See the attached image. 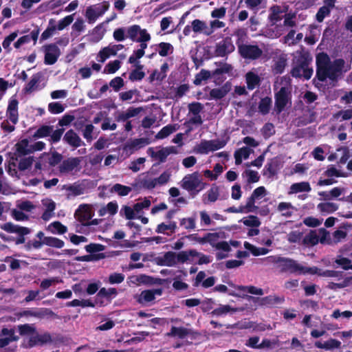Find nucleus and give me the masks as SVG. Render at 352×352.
<instances>
[{
	"mask_svg": "<svg viewBox=\"0 0 352 352\" xmlns=\"http://www.w3.org/2000/svg\"><path fill=\"white\" fill-rule=\"evenodd\" d=\"M162 293L163 289L162 288L144 290L141 292L138 302L141 304L152 302L155 299L156 295L161 296Z\"/></svg>",
	"mask_w": 352,
	"mask_h": 352,
	"instance_id": "nucleus-20",
	"label": "nucleus"
},
{
	"mask_svg": "<svg viewBox=\"0 0 352 352\" xmlns=\"http://www.w3.org/2000/svg\"><path fill=\"white\" fill-rule=\"evenodd\" d=\"M0 228L8 233L16 234V236H13L0 232V238L3 241L9 243L13 242L16 245L24 244V248L26 251L39 250L45 245L44 241L36 239L29 240L25 242V236L31 233V229L30 228L14 224L12 222H6L1 225Z\"/></svg>",
	"mask_w": 352,
	"mask_h": 352,
	"instance_id": "nucleus-1",
	"label": "nucleus"
},
{
	"mask_svg": "<svg viewBox=\"0 0 352 352\" xmlns=\"http://www.w3.org/2000/svg\"><path fill=\"white\" fill-rule=\"evenodd\" d=\"M182 182V188L189 192L192 197L202 190L206 185V184L201 182L200 175L197 171L186 175Z\"/></svg>",
	"mask_w": 352,
	"mask_h": 352,
	"instance_id": "nucleus-3",
	"label": "nucleus"
},
{
	"mask_svg": "<svg viewBox=\"0 0 352 352\" xmlns=\"http://www.w3.org/2000/svg\"><path fill=\"white\" fill-rule=\"evenodd\" d=\"M314 346L318 349H324L325 350H332L334 349H339L341 346V342L333 338H330L324 343L320 341H316Z\"/></svg>",
	"mask_w": 352,
	"mask_h": 352,
	"instance_id": "nucleus-24",
	"label": "nucleus"
},
{
	"mask_svg": "<svg viewBox=\"0 0 352 352\" xmlns=\"http://www.w3.org/2000/svg\"><path fill=\"white\" fill-rule=\"evenodd\" d=\"M131 278L134 279L131 280L133 283L143 284L146 285H152V280H153V276L143 274L132 276Z\"/></svg>",
	"mask_w": 352,
	"mask_h": 352,
	"instance_id": "nucleus-49",
	"label": "nucleus"
},
{
	"mask_svg": "<svg viewBox=\"0 0 352 352\" xmlns=\"http://www.w3.org/2000/svg\"><path fill=\"white\" fill-rule=\"evenodd\" d=\"M285 301V298L283 296H272L270 295L267 296H265L264 298H262L261 299V305L268 306V307H272L278 304H281Z\"/></svg>",
	"mask_w": 352,
	"mask_h": 352,
	"instance_id": "nucleus-27",
	"label": "nucleus"
},
{
	"mask_svg": "<svg viewBox=\"0 0 352 352\" xmlns=\"http://www.w3.org/2000/svg\"><path fill=\"white\" fill-rule=\"evenodd\" d=\"M189 330L186 328L180 327H177L173 326L170 329V332L167 333L168 336L171 337H178L181 339H183L189 335Z\"/></svg>",
	"mask_w": 352,
	"mask_h": 352,
	"instance_id": "nucleus-37",
	"label": "nucleus"
},
{
	"mask_svg": "<svg viewBox=\"0 0 352 352\" xmlns=\"http://www.w3.org/2000/svg\"><path fill=\"white\" fill-rule=\"evenodd\" d=\"M33 162H34V157H32V156L22 158L19 161V163L18 165V168L21 171H24L32 166Z\"/></svg>",
	"mask_w": 352,
	"mask_h": 352,
	"instance_id": "nucleus-60",
	"label": "nucleus"
},
{
	"mask_svg": "<svg viewBox=\"0 0 352 352\" xmlns=\"http://www.w3.org/2000/svg\"><path fill=\"white\" fill-rule=\"evenodd\" d=\"M272 98L266 96L261 99L258 103V110L263 115H266L270 112L272 106Z\"/></svg>",
	"mask_w": 352,
	"mask_h": 352,
	"instance_id": "nucleus-42",
	"label": "nucleus"
},
{
	"mask_svg": "<svg viewBox=\"0 0 352 352\" xmlns=\"http://www.w3.org/2000/svg\"><path fill=\"white\" fill-rule=\"evenodd\" d=\"M230 89L224 85L220 88H214L210 91L209 100H221L229 92Z\"/></svg>",
	"mask_w": 352,
	"mask_h": 352,
	"instance_id": "nucleus-25",
	"label": "nucleus"
},
{
	"mask_svg": "<svg viewBox=\"0 0 352 352\" xmlns=\"http://www.w3.org/2000/svg\"><path fill=\"white\" fill-rule=\"evenodd\" d=\"M65 107L58 102H52L48 104V111L52 114H58L63 112Z\"/></svg>",
	"mask_w": 352,
	"mask_h": 352,
	"instance_id": "nucleus-61",
	"label": "nucleus"
},
{
	"mask_svg": "<svg viewBox=\"0 0 352 352\" xmlns=\"http://www.w3.org/2000/svg\"><path fill=\"white\" fill-rule=\"evenodd\" d=\"M290 93L285 87H282L280 90L275 94L274 111L276 114L280 113L286 107L289 100Z\"/></svg>",
	"mask_w": 352,
	"mask_h": 352,
	"instance_id": "nucleus-10",
	"label": "nucleus"
},
{
	"mask_svg": "<svg viewBox=\"0 0 352 352\" xmlns=\"http://www.w3.org/2000/svg\"><path fill=\"white\" fill-rule=\"evenodd\" d=\"M235 309H233L229 305H221L218 308L214 309L210 314L214 316H221L223 315H226L230 311H234Z\"/></svg>",
	"mask_w": 352,
	"mask_h": 352,
	"instance_id": "nucleus-48",
	"label": "nucleus"
},
{
	"mask_svg": "<svg viewBox=\"0 0 352 352\" xmlns=\"http://www.w3.org/2000/svg\"><path fill=\"white\" fill-rule=\"evenodd\" d=\"M121 66V62L119 60H115L109 62L104 67L103 73L104 74H114Z\"/></svg>",
	"mask_w": 352,
	"mask_h": 352,
	"instance_id": "nucleus-51",
	"label": "nucleus"
},
{
	"mask_svg": "<svg viewBox=\"0 0 352 352\" xmlns=\"http://www.w3.org/2000/svg\"><path fill=\"white\" fill-rule=\"evenodd\" d=\"M251 151L252 150L247 146H243L235 151L234 154L235 164L236 165L241 164L242 158H244L245 160L248 159L251 153Z\"/></svg>",
	"mask_w": 352,
	"mask_h": 352,
	"instance_id": "nucleus-30",
	"label": "nucleus"
},
{
	"mask_svg": "<svg viewBox=\"0 0 352 352\" xmlns=\"http://www.w3.org/2000/svg\"><path fill=\"white\" fill-rule=\"evenodd\" d=\"M236 288L241 292H247L251 294H255V295H263V291L261 288H257L254 286L250 285V286H243V285H238L236 287Z\"/></svg>",
	"mask_w": 352,
	"mask_h": 352,
	"instance_id": "nucleus-54",
	"label": "nucleus"
},
{
	"mask_svg": "<svg viewBox=\"0 0 352 352\" xmlns=\"http://www.w3.org/2000/svg\"><path fill=\"white\" fill-rule=\"evenodd\" d=\"M276 263H281L280 266L283 271H288L290 273L299 272L300 274H306L310 273H316V268H311V267H304L297 263L296 261L283 257H278L276 259L273 260Z\"/></svg>",
	"mask_w": 352,
	"mask_h": 352,
	"instance_id": "nucleus-4",
	"label": "nucleus"
},
{
	"mask_svg": "<svg viewBox=\"0 0 352 352\" xmlns=\"http://www.w3.org/2000/svg\"><path fill=\"white\" fill-rule=\"evenodd\" d=\"M207 197L203 198V202L204 204H207L209 202L216 201L219 196V189L217 186L213 184L212 187L207 191Z\"/></svg>",
	"mask_w": 352,
	"mask_h": 352,
	"instance_id": "nucleus-28",
	"label": "nucleus"
},
{
	"mask_svg": "<svg viewBox=\"0 0 352 352\" xmlns=\"http://www.w3.org/2000/svg\"><path fill=\"white\" fill-rule=\"evenodd\" d=\"M69 0H50L40 5L39 8L43 11L52 10L66 3Z\"/></svg>",
	"mask_w": 352,
	"mask_h": 352,
	"instance_id": "nucleus-26",
	"label": "nucleus"
},
{
	"mask_svg": "<svg viewBox=\"0 0 352 352\" xmlns=\"http://www.w3.org/2000/svg\"><path fill=\"white\" fill-rule=\"evenodd\" d=\"M18 331L21 336L34 335L36 333V328L33 324H24L18 325Z\"/></svg>",
	"mask_w": 352,
	"mask_h": 352,
	"instance_id": "nucleus-50",
	"label": "nucleus"
},
{
	"mask_svg": "<svg viewBox=\"0 0 352 352\" xmlns=\"http://www.w3.org/2000/svg\"><path fill=\"white\" fill-rule=\"evenodd\" d=\"M113 52L110 49L109 46L104 47L101 49L98 53L99 61L101 63H104L107 58H109L111 56H113Z\"/></svg>",
	"mask_w": 352,
	"mask_h": 352,
	"instance_id": "nucleus-64",
	"label": "nucleus"
},
{
	"mask_svg": "<svg viewBox=\"0 0 352 352\" xmlns=\"http://www.w3.org/2000/svg\"><path fill=\"white\" fill-rule=\"evenodd\" d=\"M352 284V276L342 278L340 283L329 282L327 287L329 289L336 291L338 289H342L350 286Z\"/></svg>",
	"mask_w": 352,
	"mask_h": 352,
	"instance_id": "nucleus-31",
	"label": "nucleus"
},
{
	"mask_svg": "<svg viewBox=\"0 0 352 352\" xmlns=\"http://www.w3.org/2000/svg\"><path fill=\"white\" fill-rule=\"evenodd\" d=\"M150 144V141L147 138H138L135 139L133 141L131 142V143L129 145V147L130 149H138L140 148H142L147 144Z\"/></svg>",
	"mask_w": 352,
	"mask_h": 352,
	"instance_id": "nucleus-58",
	"label": "nucleus"
},
{
	"mask_svg": "<svg viewBox=\"0 0 352 352\" xmlns=\"http://www.w3.org/2000/svg\"><path fill=\"white\" fill-rule=\"evenodd\" d=\"M43 204L45 206V210L42 214L41 218L44 221H48L53 216V212L56 208V204L52 199H47Z\"/></svg>",
	"mask_w": 352,
	"mask_h": 352,
	"instance_id": "nucleus-29",
	"label": "nucleus"
},
{
	"mask_svg": "<svg viewBox=\"0 0 352 352\" xmlns=\"http://www.w3.org/2000/svg\"><path fill=\"white\" fill-rule=\"evenodd\" d=\"M282 167V160L280 156H276L268 160L263 168V175L271 178L278 173Z\"/></svg>",
	"mask_w": 352,
	"mask_h": 352,
	"instance_id": "nucleus-16",
	"label": "nucleus"
},
{
	"mask_svg": "<svg viewBox=\"0 0 352 352\" xmlns=\"http://www.w3.org/2000/svg\"><path fill=\"white\" fill-rule=\"evenodd\" d=\"M147 153L153 158L158 159L160 162H164L166 160L167 155L164 148L158 151H155L152 147L148 148Z\"/></svg>",
	"mask_w": 352,
	"mask_h": 352,
	"instance_id": "nucleus-40",
	"label": "nucleus"
},
{
	"mask_svg": "<svg viewBox=\"0 0 352 352\" xmlns=\"http://www.w3.org/2000/svg\"><path fill=\"white\" fill-rule=\"evenodd\" d=\"M53 126L42 125L34 133L33 138L38 139L48 137L53 131Z\"/></svg>",
	"mask_w": 352,
	"mask_h": 352,
	"instance_id": "nucleus-35",
	"label": "nucleus"
},
{
	"mask_svg": "<svg viewBox=\"0 0 352 352\" xmlns=\"http://www.w3.org/2000/svg\"><path fill=\"white\" fill-rule=\"evenodd\" d=\"M131 191V188L120 184H116L111 189V192H116L120 196H126Z\"/></svg>",
	"mask_w": 352,
	"mask_h": 352,
	"instance_id": "nucleus-47",
	"label": "nucleus"
},
{
	"mask_svg": "<svg viewBox=\"0 0 352 352\" xmlns=\"http://www.w3.org/2000/svg\"><path fill=\"white\" fill-rule=\"evenodd\" d=\"M56 30L57 29L56 25H55V20L53 19H50L47 28L41 34L40 38L41 42L45 41L51 37Z\"/></svg>",
	"mask_w": 352,
	"mask_h": 352,
	"instance_id": "nucleus-39",
	"label": "nucleus"
},
{
	"mask_svg": "<svg viewBox=\"0 0 352 352\" xmlns=\"http://www.w3.org/2000/svg\"><path fill=\"white\" fill-rule=\"evenodd\" d=\"M45 57L44 63L52 65L56 63L60 55V50L56 44H47L43 46Z\"/></svg>",
	"mask_w": 352,
	"mask_h": 352,
	"instance_id": "nucleus-13",
	"label": "nucleus"
},
{
	"mask_svg": "<svg viewBox=\"0 0 352 352\" xmlns=\"http://www.w3.org/2000/svg\"><path fill=\"white\" fill-rule=\"evenodd\" d=\"M134 208H131L128 206H123L120 210V214L121 216L124 215L125 218L128 220H131L135 218Z\"/></svg>",
	"mask_w": 352,
	"mask_h": 352,
	"instance_id": "nucleus-63",
	"label": "nucleus"
},
{
	"mask_svg": "<svg viewBox=\"0 0 352 352\" xmlns=\"http://www.w3.org/2000/svg\"><path fill=\"white\" fill-rule=\"evenodd\" d=\"M330 12L331 10L327 6L320 7L316 15V21L319 23L322 22L324 19L330 14Z\"/></svg>",
	"mask_w": 352,
	"mask_h": 352,
	"instance_id": "nucleus-62",
	"label": "nucleus"
},
{
	"mask_svg": "<svg viewBox=\"0 0 352 352\" xmlns=\"http://www.w3.org/2000/svg\"><path fill=\"white\" fill-rule=\"evenodd\" d=\"M41 80V75L39 74H34L29 82L23 88L25 94H30L37 89L38 84Z\"/></svg>",
	"mask_w": 352,
	"mask_h": 352,
	"instance_id": "nucleus-32",
	"label": "nucleus"
},
{
	"mask_svg": "<svg viewBox=\"0 0 352 352\" xmlns=\"http://www.w3.org/2000/svg\"><path fill=\"white\" fill-rule=\"evenodd\" d=\"M311 58L309 57L308 53H302L299 54V56L296 57L295 61V65L293 67L291 71V75L294 78H301L302 70L308 66Z\"/></svg>",
	"mask_w": 352,
	"mask_h": 352,
	"instance_id": "nucleus-8",
	"label": "nucleus"
},
{
	"mask_svg": "<svg viewBox=\"0 0 352 352\" xmlns=\"http://www.w3.org/2000/svg\"><path fill=\"white\" fill-rule=\"evenodd\" d=\"M235 50L231 37L226 36L216 44L214 54L217 57H224Z\"/></svg>",
	"mask_w": 352,
	"mask_h": 352,
	"instance_id": "nucleus-11",
	"label": "nucleus"
},
{
	"mask_svg": "<svg viewBox=\"0 0 352 352\" xmlns=\"http://www.w3.org/2000/svg\"><path fill=\"white\" fill-rule=\"evenodd\" d=\"M234 35L236 37V45L238 49L241 45H245V42L248 38V34L245 29L239 28L234 32Z\"/></svg>",
	"mask_w": 352,
	"mask_h": 352,
	"instance_id": "nucleus-44",
	"label": "nucleus"
},
{
	"mask_svg": "<svg viewBox=\"0 0 352 352\" xmlns=\"http://www.w3.org/2000/svg\"><path fill=\"white\" fill-rule=\"evenodd\" d=\"M118 294L117 289L116 288H109L106 289L105 287L101 288L97 294V298H111L112 296H116Z\"/></svg>",
	"mask_w": 352,
	"mask_h": 352,
	"instance_id": "nucleus-56",
	"label": "nucleus"
},
{
	"mask_svg": "<svg viewBox=\"0 0 352 352\" xmlns=\"http://www.w3.org/2000/svg\"><path fill=\"white\" fill-rule=\"evenodd\" d=\"M81 162L80 157H68L66 160H63L58 166V170L62 174H67L74 170L79 169V166Z\"/></svg>",
	"mask_w": 352,
	"mask_h": 352,
	"instance_id": "nucleus-15",
	"label": "nucleus"
},
{
	"mask_svg": "<svg viewBox=\"0 0 352 352\" xmlns=\"http://www.w3.org/2000/svg\"><path fill=\"white\" fill-rule=\"evenodd\" d=\"M318 208L322 212L332 213L338 210V206L332 202L320 203Z\"/></svg>",
	"mask_w": 352,
	"mask_h": 352,
	"instance_id": "nucleus-53",
	"label": "nucleus"
},
{
	"mask_svg": "<svg viewBox=\"0 0 352 352\" xmlns=\"http://www.w3.org/2000/svg\"><path fill=\"white\" fill-rule=\"evenodd\" d=\"M29 146V141L28 139H23L18 142L15 144V152L14 153V156L12 157V160H18L19 157L23 156H25L32 153L31 148H28Z\"/></svg>",
	"mask_w": 352,
	"mask_h": 352,
	"instance_id": "nucleus-19",
	"label": "nucleus"
},
{
	"mask_svg": "<svg viewBox=\"0 0 352 352\" xmlns=\"http://www.w3.org/2000/svg\"><path fill=\"white\" fill-rule=\"evenodd\" d=\"M93 216L94 213L90 206L86 204H80L74 213L75 218L84 226H86L89 220L91 219Z\"/></svg>",
	"mask_w": 352,
	"mask_h": 352,
	"instance_id": "nucleus-14",
	"label": "nucleus"
},
{
	"mask_svg": "<svg viewBox=\"0 0 352 352\" xmlns=\"http://www.w3.org/2000/svg\"><path fill=\"white\" fill-rule=\"evenodd\" d=\"M292 192H309L311 190L310 184L307 182L294 183L290 187Z\"/></svg>",
	"mask_w": 352,
	"mask_h": 352,
	"instance_id": "nucleus-41",
	"label": "nucleus"
},
{
	"mask_svg": "<svg viewBox=\"0 0 352 352\" xmlns=\"http://www.w3.org/2000/svg\"><path fill=\"white\" fill-rule=\"evenodd\" d=\"M311 268H316V273H310V274H317L320 276L323 277H331V278H336L338 280H340L343 278V272L341 271H336V270H326L322 271L321 269H319L317 267H311Z\"/></svg>",
	"mask_w": 352,
	"mask_h": 352,
	"instance_id": "nucleus-22",
	"label": "nucleus"
},
{
	"mask_svg": "<svg viewBox=\"0 0 352 352\" xmlns=\"http://www.w3.org/2000/svg\"><path fill=\"white\" fill-rule=\"evenodd\" d=\"M91 6L97 15L98 16H101L108 10L109 3L108 1H104L100 4H96Z\"/></svg>",
	"mask_w": 352,
	"mask_h": 352,
	"instance_id": "nucleus-59",
	"label": "nucleus"
},
{
	"mask_svg": "<svg viewBox=\"0 0 352 352\" xmlns=\"http://www.w3.org/2000/svg\"><path fill=\"white\" fill-rule=\"evenodd\" d=\"M33 315L34 317L39 318H43L45 317L54 318L56 319L60 318V317L50 308H41L38 311H36V314H34Z\"/></svg>",
	"mask_w": 352,
	"mask_h": 352,
	"instance_id": "nucleus-43",
	"label": "nucleus"
},
{
	"mask_svg": "<svg viewBox=\"0 0 352 352\" xmlns=\"http://www.w3.org/2000/svg\"><path fill=\"white\" fill-rule=\"evenodd\" d=\"M63 141L65 144L76 149L80 146H85V143L79 136V135L72 129L67 131L63 137Z\"/></svg>",
	"mask_w": 352,
	"mask_h": 352,
	"instance_id": "nucleus-12",
	"label": "nucleus"
},
{
	"mask_svg": "<svg viewBox=\"0 0 352 352\" xmlns=\"http://www.w3.org/2000/svg\"><path fill=\"white\" fill-rule=\"evenodd\" d=\"M344 63L342 58H338L331 62L327 53L318 54L316 56V74L313 80L314 82L315 83L316 80L324 82L327 78L332 81L337 80L342 74Z\"/></svg>",
	"mask_w": 352,
	"mask_h": 352,
	"instance_id": "nucleus-2",
	"label": "nucleus"
},
{
	"mask_svg": "<svg viewBox=\"0 0 352 352\" xmlns=\"http://www.w3.org/2000/svg\"><path fill=\"white\" fill-rule=\"evenodd\" d=\"M240 56L245 59L256 60L263 54L262 50L256 45L245 44L238 49Z\"/></svg>",
	"mask_w": 352,
	"mask_h": 352,
	"instance_id": "nucleus-7",
	"label": "nucleus"
},
{
	"mask_svg": "<svg viewBox=\"0 0 352 352\" xmlns=\"http://www.w3.org/2000/svg\"><path fill=\"white\" fill-rule=\"evenodd\" d=\"M188 261L187 251H181L179 253L167 252L160 258L157 264L161 266L173 267L177 263H184Z\"/></svg>",
	"mask_w": 352,
	"mask_h": 352,
	"instance_id": "nucleus-5",
	"label": "nucleus"
},
{
	"mask_svg": "<svg viewBox=\"0 0 352 352\" xmlns=\"http://www.w3.org/2000/svg\"><path fill=\"white\" fill-rule=\"evenodd\" d=\"M176 131V128L173 124H168L164 126L155 135L157 140H162L167 138L171 133Z\"/></svg>",
	"mask_w": 352,
	"mask_h": 352,
	"instance_id": "nucleus-46",
	"label": "nucleus"
},
{
	"mask_svg": "<svg viewBox=\"0 0 352 352\" xmlns=\"http://www.w3.org/2000/svg\"><path fill=\"white\" fill-rule=\"evenodd\" d=\"M52 338L50 333L45 332L43 334H38L36 331L31 336L28 340L27 348H32L36 346H43L51 343Z\"/></svg>",
	"mask_w": 352,
	"mask_h": 352,
	"instance_id": "nucleus-17",
	"label": "nucleus"
},
{
	"mask_svg": "<svg viewBox=\"0 0 352 352\" xmlns=\"http://www.w3.org/2000/svg\"><path fill=\"white\" fill-rule=\"evenodd\" d=\"M187 254H188V258H189V256L199 257V258L197 263L199 265H203V264H208L211 262V260H210L209 256L205 255L202 253H200L194 249L187 250Z\"/></svg>",
	"mask_w": 352,
	"mask_h": 352,
	"instance_id": "nucleus-33",
	"label": "nucleus"
},
{
	"mask_svg": "<svg viewBox=\"0 0 352 352\" xmlns=\"http://www.w3.org/2000/svg\"><path fill=\"white\" fill-rule=\"evenodd\" d=\"M318 242L319 236L316 230H311L302 239V244L306 246H314Z\"/></svg>",
	"mask_w": 352,
	"mask_h": 352,
	"instance_id": "nucleus-34",
	"label": "nucleus"
},
{
	"mask_svg": "<svg viewBox=\"0 0 352 352\" xmlns=\"http://www.w3.org/2000/svg\"><path fill=\"white\" fill-rule=\"evenodd\" d=\"M65 190L68 192L67 198L69 199L72 197H76L85 193V186L83 184L74 183L65 187Z\"/></svg>",
	"mask_w": 352,
	"mask_h": 352,
	"instance_id": "nucleus-23",
	"label": "nucleus"
},
{
	"mask_svg": "<svg viewBox=\"0 0 352 352\" xmlns=\"http://www.w3.org/2000/svg\"><path fill=\"white\" fill-rule=\"evenodd\" d=\"M292 208L293 206L289 202H280L277 207L278 210L282 212V215L286 217H292V211L290 210Z\"/></svg>",
	"mask_w": 352,
	"mask_h": 352,
	"instance_id": "nucleus-52",
	"label": "nucleus"
},
{
	"mask_svg": "<svg viewBox=\"0 0 352 352\" xmlns=\"http://www.w3.org/2000/svg\"><path fill=\"white\" fill-rule=\"evenodd\" d=\"M212 76V74H211L210 71L203 69L196 75L195 79L194 80V84L199 85L203 80L209 79Z\"/></svg>",
	"mask_w": 352,
	"mask_h": 352,
	"instance_id": "nucleus-57",
	"label": "nucleus"
},
{
	"mask_svg": "<svg viewBox=\"0 0 352 352\" xmlns=\"http://www.w3.org/2000/svg\"><path fill=\"white\" fill-rule=\"evenodd\" d=\"M227 142L223 140H202L198 146L197 152L208 154L210 151H217L223 148Z\"/></svg>",
	"mask_w": 352,
	"mask_h": 352,
	"instance_id": "nucleus-6",
	"label": "nucleus"
},
{
	"mask_svg": "<svg viewBox=\"0 0 352 352\" xmlns=\"http://www.w3.org/2000/svg\"><path fill=\"white\" fill-rule=\"evenodd\" d=\"M245 78L247 84V88L249 90L254 89L256 87L260 85L261 82L260 76L252 71L247 72L245 74Z\"/></svg>",
	"mask_w": 352,
	"mask_h": 352,
	"instance_id": "nucleus-21",
	"label": "nucleus"
},
{
	"mask_svg": "<svg viewBox=\"0 0 352 352\" xmlns=\"http://www.w3.org/2000/svg\"><path fill=\"white\" fill-rule=\"evenodd\" d=\"M95 127L92 124H86L82 130V135L88 143H91L94 139L93 133Z\"/></svg>",
	"mask_w": 352,
	"mask_h": 352,
	"instance_id": "nucleus-55",
	"label": "nucleus"
},
{
	"mask_svg": "<svg viewBox=\"0 0 352 352\" xmlns=\"http://www.w3.org/2000/svg\"><path fill=\"white\" fill-rule=\"evenodd\" d=\"M47 230L52 234H63L67 232V228L60 221H56L51 223L48 226Z\"/></svg>",
	"mask_w": 352,
	"mask_h": 352,
	"instance_id": "nucleus-36",
	"label": "nucleus"
},
{
	"mask_svg": "<svg viewBox=\"0 0 352 352\" xmlns=\"http://www.w3.org/2000/svg\"><path fill=\"white\" fill-rule=\"evenodd\" d=\"M143 31L147 30L146 29H141L140 26L138 25H133L128 28L127 36L131 41L136 42L137 40H138L137 36L140 34V36H142V32Z\"/></svg>",
	"mask_w": 352,
	"mask_h": 352,
	"instance_id": "nucleus-38",
	"label": "nucleus"
},
{
	"mask_svg": "<svg viewBox=\"0 0 352 352\" xmlns=\"http://www.w3.org/2000/svg\"><path fill=\"white\" fill-rule=\"evenodd\" d=\"M45 245L51 248L60 249L64 247L65 242L54 236H48L44 239Z\"/></svg>",
	"mask_w": 352,
	"mask_h": 352,
	"instance_id": "nucleus-45",
	"label": "nucleus"
},
{
	"mask_svg": "<svg viewBox=\"0 0 352 352\" xmlns=\"http://www.w3.org/2000/svg\"><path fill=\"white\" fill-rule=\"evenodd\" d=\"M0 336H5V338H0V348H3L8 346L10 343L16 342L19 340V337L15 335V330L14 328H2L0 332Z\"/></svg>",
	"mask_w": 352,
	"mask_h": 352,
	"instance_id": "nucleus-18",
	"label": "nucleus"
},
{
	"mask_svg": "<svg viewBox=\"0 0 352 352\" xmlns=\"http://www.w3.org/2000/svg\"><path fill=\"white\" fill-rule=\"evenodd\" d=\"M151 40V35L147 31H143L142 32V36L138 38L136 42L140 43V48L135 50L133 54L129 58V63H135L137 60H139L144 55V50L147 47L146 42Z\"/></svg>",
	"mask_w": 352,
	"mask_h": 352,
	"instance_id": "nucleus-9",
	"label": "nucleus"
}]
</instances>
